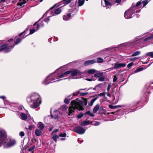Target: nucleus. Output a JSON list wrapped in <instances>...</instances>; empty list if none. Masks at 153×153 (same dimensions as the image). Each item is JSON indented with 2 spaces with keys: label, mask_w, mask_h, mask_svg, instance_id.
I'll return each instance as SVG.
<instances>
[{
  "label": "nucleus",
  "mask_w": 153,
  "mask_h": 153,
  "mask_svg": "<svg viewBox=\"0 0 153 153\" xmlns=\"http://www.w3.org/2000/svg\"><path fill=\"white\" fill-rule=\"evenodd\" d=\"M84 101L78 100L76 101L75 100L72 101L71 102V106L69 108V116L71 115V114L74 113L75 109H78L79 110H83L84 109L83 105H86L87 104V99L83 98Z\"/></svg>",
  "instance_id": "1"
},
{
  "label": "nucleus",
  "mask_w": 153,
  "mask_h": 153,
  "mask_svg": "<svg viewBox=\"0 0 153 153\" xmlns=\"http://www.w3.org/2000/svg\"><path fill=\"white\" fill-rule=\"evenodd\" d=\"M27 100L31 107L33 108L39 106L41 102L40 95L36 93H33L28 97Z\"/></svg>",
  "instance_id": "2"
},
{
  "label": "nucleus",
  "mask_w": 153,
  "mask_h": 153,
  "mask_svg": "<svg viewBox=\"0 0 153 153\" xmlns=\"http://www.w3.org/2000/svg\"><path fill=\"white\" fill-rule=\"evenodd\" d=\"M142 36H139L135 37L132 41L126 44V43H123L120 44L119 45V47L127 45H128L131 47L136 46L137 44L140 42V40L143 39V37H141Z\"/></svg>",
  "instance_id": "3"
},
{
  "label": "nucleus",
  "mask_w": 153,
  "mask_h": 153,
  "mask_svg": "<svg viewBox=\"0 0 153 153\" xmlns=\"http://www.w3.org/2000/svg\"><path fill=\"white\" fill-rule=\"evenodd\" d=\"M135 11L134 7L131 8L126 11L124 14V16L126 19H128L131 18L132 15L134 13Z\"/></svg>",
  "instance_id": "4"
},
{
  "label": "nucleus",
  "mask_w": 153,
  "mask_h": 153,
  "mask_svg": "<svg viewBox=\"0 0 153 153\" xmlns=\"http://www.w3.org/2000/svg\"><path fill=\"white\" fill-rule=\"evenodd\" d=\"M70 72L69 74H71L72 76H75L77 75L78 76L76 78L73 77L72 79H77L78 78H81L82 77L83 75H82L83 73H81L77 69H74L71 71H68Z\"/></svg>",
  "instance_id": "5"
},
{
  "label": "nucleus",
  "mask_w": 153,
  "mask_h": 153,
  "mask_svg": "<svg viewBox=\"0 0 153 153\" xmlns=\"http://www.w3.org/2000/svg\"><path fill=\"white\" fill-rule=\"evenodd\" d=\"M9 45V44H6L1 45L0 46V51L4 50V51L5 52H8L10 51L11 48H13L14 46L13 45V46L10 47Z\"/></svg>",
  "instance_id": "6"
},
{
  "label": "nucleus",
  "mask_w": 153,
  "mask_h": 153,
  "mask_svg": "<svg viewBox=\"0 0 153 153\" xmlns=\"http://www.w3.org/2000/svg\"><path fill=\"white\" fill-rule=\"evenodd\" d=\"M74 131L78 134H82L85 133V130L82 127L78 126L74 128Z\"/></svg>",
  "instance_id": "7"
},
{
  "label": "nucleus",
  "mask_w": 153,
  "mask_h": 153,
  "mask_svg": "<svg viewBox=\"0 0 153 153\" xmlns=\"http://www.w3.org/2000/svg\"><path fill=\"white\" fill-rule=\"evenodd\" d=\"M126 65V64L125 63H120L118 62H117L114 64V67L110 68L107 70H108V71H109L114 69H117L121 67H125Z\"/></svg>",
  "instance_id": "8"
},
{
  "label": "nucleus",
  "mask_w": 153,
  "mask_h": 153,
  "mask_svg": "<svg viewBox=\"0 0 153 153\" xmlns=\"http://www.w3.org/2000/svg\"><path fill=\"white\" fill-rule=\"evenodd\" d=\"M6 138L5 134L3 132H0V146L3 144V143H5L6 142L4 141Z\"/></svg>",
  "instance_id": "9"
},
{
  "label": "nucleus",
  "mask_w": 153,
  "mask_h": 153,
  "mask_svg": "<svg viewBox=\"0 0 153 153\" xmlns=\"http://www.w3.org/2000/svg\"><path fill=\"white\" fill-rule=\"evenodd\" d=\"M47 12H46L43 16V17L44 19V21H42L41 23H40L38 27L39 29V27H42L45 24L44 22H45L47 24V22L48 21V16H47Z\"/></svg>",
  "instance_id": "10"
},
{
  "label": "nucleus",
  "mask_w": 153,
  "mask_h": 153,
  "mask_svg": "<svg viewBox=\"0 0 153 153\" xmlns=\"http://www.w3.org/2000/svg\"><path fill=\"white\" fill-rule=\"evenodd\" d=\"M96 62V61L95 59L88 60L85 61L84 62V65L85 66H87L88 65L94 64Z\"/></svg>",
  "instance_id": "11"
},
{
  "label": "nucleus",
  "mask_w": 153,
  "mask_h": 153,
  "mask_svg": "<svg viewBox=\"0 0 153 153\" xmlns=\"http://www.w3.org/2000/svg\"><path fill=\"white\" fill-rule=\"evenodd\" d=\"M27 1L28 0L26 1L25 0H19L16 5L18 6H20V8H21L23 7L24 5L26 3Z\"/></svg>",
  "instance_id": "12"
},
{
  "label": "nucleus",
  "mask_w": 153,
  "mask_h": 153,
  "mask_svg": "<svg viewBox=\"0 0 153 153\" xmlns=\"http://www.w3.org/2000/svg\"><path fill=\"white\" fill-rule=\"evenodd\" d=\"M61 12V9L60 8H58L56 9L54 11V13H51L52 15L51 14L49 16H54L56 15H58L60 14Z\"/></svg>",
  "instance_id": "13"
},
{
  "label": "nucleus",
  "mask_w": 153,
  "mask_h": 153,
  "mask_svg": "<svg viewBox=\"0 0 153 153\" xmlns=\"http://www.w3.org/2000/svg\"><path fill=\"white\" fill-rule=\"evenodd\" d=\"M104 4L103 5L104 7H106V8H109L111 7V4L106 0H104Z\"/></svg>",
  "instance_id": "14"
},
{
  "label": "nucleus",
  "mask_w": 153,
  "mask_h": 153,
  "mask_svg": "<svg viewBox=\"0 0 153 153\" xmlns=\"http://www.w3.org/2000/svg\"><path fill=\"white\" fill-rule=\"evenodd\" d=\"M72 14L71 13H68L67 15H64L63 16V19L65 20H68L71 18Z\"/></svg>",
  "instance_id": "15"
},
{
  "label": "nucleus",
  "mask_w": 153,
  "mask_h": 153,
  "mask_svg": "<svg viewBox=\"0 0 153 153\" xmlns=\"http://www.w3.org/2000/svg\"><path fill=\"white\" fill-rule=\"evenodd\" d=\"M70 72L69 71H67L65 73H63L61 75L59 76L58 79L61 78L63 77H65L67 76L66 75L69 74Z\"/></svg>",
  "instance_id": "16"
},
{
  "label": "nucleus",
  "mask_w": 153,
  "mask_h": 153,
  "mask_svg": "<svg viewBox=\"0 0 153 153\" xmlns=\"http://www.w3.org/2000/svg\"><path fill=\"white\" fill-rule=\"evenodd\" d=\"M27 116L24 113H21L20 118L22 120H25L27 118Z\"/></svg>",
  "instance_id": "17"
},
{
  "label": "nucleus",
  "mask_w": 153,
  "mask_h": 153,
  "mask_svg": "<svg viewBox=\"0 0 153 153\" xmlns=\"http://www.w3.org/2000/svg\"><path fill=\"white\" fill-rule=\"evenodd\" d=\"M16 143V141L14 140H11L7 143V145L8 147H11L14 145Z\"/></svg>",
  "instance_id": "18"
},
{
  "label": "nucleus",
  "mask_w": 153,
  "mask_h": 153,
  "mask_svg": "<svg viewBox=\"0 0 153 153\" xmlns=\"http://www.w3.org/2000/svg\"><path fill=\"white\" fill-rule=\"evenodd\" d=\"M90 121L89 120H85L81 123L80 125L83 126H85L90 124Z\"/></svg>",
  "instance_id": "19"
},
{
  "label": "nucleus",
  "mask_w": 153,
  "mask_h": 153,
  "mask_svg": "<svg viewBox=\"0 0 153 153\" xmlns=\"http://www.w3.org/2000/svg\"><path fill=\"white\" fill-rule=\"evenodd\" d=\"M38 127L41 130H42L44 128V125L42 122H39L38 124Z\"/></svg>",
  "instance_id": "20"
},
{
  "label": "nucleus",
  "mask_w": 153,
  "mask_h": 153,
  "mask_svg": "<svg viewBox=\"0 0 153 153\" xmlns=\"http://www.w3.org/2000/svg\"><path fill=\"white\" fill-rule=\"evenodd\" d=\"M100 107L99 105L98 104H97L94 108L93 109V112L94 113H96L99 110Z\"/></svg>",
  "instance_id": "21"
},
{
  "label": "nucleus",
  "mask_w": 153,
  "mask_h": 153,
  "mask_svg": "<svg viewBox=\"0 0 153 153\" xmlns=\"http://www.w3.org/2000/svg\"><path fill=\"white\" fill-rule=\"evenodd\" d=\"M153 39V34L151 36L145 38L143 40L144 42H148V41L150 40Z\"/></svg>",
  "instance_id": "22"
},
{
  "label": "nucleus",
  "mask_w": 153,
  "mask_h": 153,
  "mask_svg": "<svg viewBox=\"0 0 153 153\" xmlns=\"http://www.w3.org/2000/svg\"><path fill=\"white\" fill-rule=\"evenodd\" d=\"M78 4V6H82L85 2L84 0H77Z\"/></svg>",
  "instance_id": "23"
},
{
  "label": "nucleus",
  "mask_w": 153,
  "mask_h": 153,
  "mask_svg": "<svg viewBox=\"0 0 153 153\" xmlns=\"http://www.w3.org/2000/svg\"><path fill=\"white\" fill-rule=\"evenodd\" d=\"M35 133L37 136H39L41 135L42 132L41 131V130H39L38 129H36L35 130Z\"/></svg>",
  "instance_id": "24"
},
{
  "label": "nucleus",
  "mask_w": 153,
  "mask_h": 153,
  "mask_svg": "<svg viewBox=\"0 0 153 153\" xmlns=\"http://www.w3.org/2000/svg\"><path fill=\"white\" fill-rule=\"evenodd\" d=\"M96 72V70L94 69H90L88 71V73L90 74H94Z\"/></svg>",
  "instance_id": "25"
},
{
  "label": "nucleus",
  "mask_w": 153,
  "mask_h": 153,
  "mask_svg": "<svg viewBox=\"0 0 153 153\" xmlns=\"http://www.w3.org/2000/svg\"><path fill=\"white\" fill-rule=\"evenodd\" d=\"M103 75V74L102 73L99 72L97 73L94 74V76L96 77H98L102 76Z\"/></svg>",
  "instance_id": "26"
},
{
  "label": "nucleus",
  "mask_w": 153,
  "mask_h": 153,
  "mask_svg": "<svg viewBox=\"0 0 153 153\" xmlns=\"http://www.w3.org/2000/svg\"><path fill=\"white\" fill-rule=\"evenodd\" d=\"M97 99V97H95L92 99L90 102L89 104V106H92L94 102Z\"/></svg>",
  "instance_id": "27"
},
{
  "label": "nucleus",
  "mask_w": 153,
  "mask_h": 153,
  "mask_svg": "<svg viewBox=\"0 0 153 153\" xmlns=\"http://www.w3.org/2000/svg\"><path fill=\"white\" fill-rule=\"evenodd\" d=\"M39 26V24H37V28L36 30L35 29H33L30 30V34H32L34 33L36 31L38 30L39 29V28H38Z\"/></svg>",
  "instance_id": "28"
},
{
  "label": "nucleus",
  "mask_w": 153,
  "mask_h": 153,
  "mask_svg": "<svg viewBox=\"0 0 153 153\" xmlns=\"http://www.w3.org/2000/svg\"><path fill=\"white\" fill-rule=\"evenodd\" d=\"M140 53V51H137L134 52L131 55V56H137L139 55Z\"/></svg>",
  "instance_id": "29"
},
{
  "label": "nucleus",
  "mask_w": 153,
  "mask_h": 153,
  "mask_svg": "<svg viewBox=\"0 0 153 153\" xmlns=\"http://www.w3.org/2000/svg\"><path fill=\"white\" fill-rule=\"evenodd\" d=\"M67 107L66 105H62L60 109H61L62 111H65L67 109Z\"/></svg>",
  "instance_id": "30"
},
{
  "label": "nucleus",
  "mask_w": 153,
  "mask_h": 153,
  "mask_svg": "<svg viewBox=\"0 0 153 153\" xmlns=\"http://www.w3.org/2000/svg\"><path fill=\"white\" fill-rule=\"evenodd\" d=\"M86 89V88H85V89H79L78 91H76L74 93H73V96H76V95H77L79 94H80V90H85V89Z\"/></svg>",
  "instance_id": "31"
},
{
  "label": "nucleus",
  "mask_w": 153,
  "mask_h": 153,
  "mask_svg": "<svg viewBox=\"0 0 153 153\" xmlns=\"http://www.w3.org/2000/svg\"><path fill=\"white\" fill-rule=\"evenodd\" d=\"M85 114H88L92 117H94L95 116L94 114L92 113H91L90 111H88L85 113Z\"/></svg>",
  "instance_id": "32"
},
{
  "label": "nucleus",
  "mask_w": 153,
  "mask_h": 153,
  "mask_svg": "<svg viewBox=\"0 0 153 153\" xmlns=\"http://www.w3.org/2000/svg\"><path fill=\"white\" fill-rule=\"evenodd\" d=\"M149 1L148 0L143 1L142 3L143 4V7H144L148 3Z\"/></svg>",
  "instance_id": "33"
},
{
  "label": "nucleus",
  "mask_w": 153,
  "mask_h": 153,
  "mask_svg": "<svg viewBox=\"0 0 153 153\" xmlns=\"http://www.w3.org/2000/svg\"><path fill=\"white\" fill-rule=\"evenodd\" d=\"M146 56H150L153 57V52H151L147 53H146Z\"/></svg>",
  "instance_id": "34"
},
{
  "label": "nucleus",
  "mask_w": 153,
  "mask_h": 153,
  "mask_svg": "<svg viewBox=\"0 0 153 153\" xmlns=\"http://www.w3.org/2000/svg\"><path fill=\"white\" fill-rule=\"evenodd\" d=\"M143 68H139L137 69L134 72V73H136L140 71H143Z\"/></svg>",
  "instance_id": "35"
},
{
  "label": "nucleus",
  "mask_w": 153,
  "mask_h": 153,
  "mask_svg": "<svg viewBox=\"0 0 153 153\" xmlns=\"http://www.w3.org/2000/svg\"><path fill=\"white\" fill-rule=\"evenodd\" d=\"M16 40L15 42V45L19 43L21 41L22 39L16 38Z\"/></svg>",
  "instance_id": "36"
},
{
  "label": "nucleus",
  "mask_w": 153,
  "mask_h": 153,
  "mask_svg": "<svg viewBox=\"0 0 153 153\" xmlns=\"http://www.w3.org/2000/svg\"><path fill=\"white\" fill-rule=\"evenodd\" d=\"M97 59V62L98 63H102L103 62V59L101 58H98Z\"/></svg>",
  "instance_id": "37"
},
{
  "label": "nucleus",
  "mask_w": 153,
  "mask_h": 153,
  "mask_svg": "<svg viewBox=\"0 0 153 153\" xmlns=\"http://www.w3.org/2000/svg\"><path fill=\"white\" fill-rule=\"evenodd\" d=\"M70 99H68V98H65L64 100V102L65 104H68L69 103Z\"/></svg>",
  "instance_id": "38"
},
{
  "label": "nucleus",
  "mask_w": 153,
  "mask_h": 153,
  "mask_svg": "<svg viewBox=\"0 0 153 153\" xmlns=\"http://www.w3.org/2000/svg\"><path fill=\"white\" fill-rule=\"evenodd\" d=\"M118 106H117V105L113 106L111 105H109V108L111 109H114V108H118Z\"/></svg>",
  "instance_id": "39"
},
{
  "label": "nucleus",
  "mask_w": 153,
  "mask_h": 153,
  "mask_svg": "<svg viewBox=\"0 0 153 153\" xmlns=\"http://www.w3.org/2000/svg\"><path fill=\"white\" fill-rule=\"evenodd\" d=\"M58 138V136L56 135V134H54L53 136V139L56 141L57 140V139Z\"/></svg>",
  "instance_id": "40"
},
{
  "label": "nucleus",
  "mask_w": 153,
  "mask_h": 153,
  "mask_svg": "<svg viewBox=\"0 0 153 153\" xmlns=\"http://www.w3.org/2000/svg\"><path fill=\"white\" fill-rule=\"evenodd\" d=\"M105 80V78L104 77H100L98 79V80L100 81H103Z\"/></svg>",
  "instance_id": "41"
},
{
  "label": "nucleus",
  "mask_w": 153,
  "mask_h": 153,
  "mask_svg": "<svg viewBox=\"0 0 153 153\" xmlns=\"http://www.w3.org/2000/svg\"><path fill=\"white\" fill-rule=\"evenodd\" d=\"M51 118H53L55 119H57L58 117V116L56 114H55L54 115H51Z\"/></svg>",
  "instance_id": "42"
},
{
  "label": "nucleus",
  "mask_w": 153,
  "mask_h": 153,
  "mask_svg": "<svg viewBox=\"0 0 153 153\" xmlns=\"http://www.w3.org/2000/svg\"><path fill=\"white\" fill-rule=\"evenodd\" d=\"M66 134L65 133H61L59 135V136L62 137H65L66 136Z\"/></svg>",
  "instance_id": "43"
},
{
  "label": "nucleus",
  "mask_w": 153,
  "mask_h": 153,
  "mask_svg": "<svg viewBox=\"0 0 153 153\" xmlns=\"http://www.w3.org/2000/svg\"><path fill=\"white\" fill-rule=\"evenodd\" d=\"M134 64V63L133 62H131L129 64H128L127 65V67L129 69Z\"/></svg>",
  "instance_id": "44"
},
{
  "label": "nucleus",
  "mask_w": 153,
  "mask_h": 153,
  "mask_svg": "<svg viewBox=\"0 0 153 153\" xmlns=\"http://www.w3.org/2000/svg\"><path fill=\"white\" fill-rule=\"evenodd\" d=\"M88 94V92H83V93H80V95L81 96H84L85 95H87V94Z\"/></svg>",
  "instance_id": "45"
},
{
  "label": "nucleus",
  "mask_w": 153,
  "mask_h": 153,
  "mask_svg": "<svg viewBox=\"0 0 153 153\" xmlns=\"http://www.w3.org/2000/svg\"><path fill=\"white\" fill-rule=\"evenodd\" d=\"M111 84L110 83H109L108 84V87L107 88V91H109L110 90V89L111 88Z\"/></svg>",
  "instance_id": "46"
},
{
  "label": "nucleus",
  "mask_w": 153,
  "mask_h": 153,
  "mask_svg": "<svg viewBox=\"0 0 153 153\" xmlns=\"http://www.w3.org/2000/svg\"><path fill=\"white\" fill-rule=\"evenodd\" d=\"M25 134V133L23 131H21L19 133V135L21 137L24 136Z\"/></svg>",
  "instance_id": "47"
},
{
  "label": "nucleus",
  "mask_w": 153,
  "mask_h": 153,
  "mask_svg": "<svg viewBox=\"0 0 153 153\" xmlns=\"http://www.w3.org/2000/svg\"><path fill=\"white\" fill-rule=\"evenodd\" d=\"M118 78L117 77V76L116 75L114 76V77L113 80V82H116L117 80V79Z\"/></svg>",
  "instance_id": "48"
},
{
  "label": "nucleus",
  "mask_w": 153,
  "mask_h": 153,
  "mask_svg": "<svg viewBox=\"0 0 153 153\" xmlns=\"http://www.w3.org/2000/svg\"><path fill=\"white\" fill-rule=\"evenodd\" d=\"M48 79L46 78L45 81H43V83L45 85H46L48 84Z\"/></svg>",
  "instance_id": "49"
},
{
  "label": "nucleus",
  "mask_w": 153,
  "mask_h": 153,
  "mask_svg": "<svg viewBox=\"0 0 153 153\" xmlns=\"http://www.w3.org/2000/svg\"><path fill=\"white\" fill-rule=\"evenodd\" d=\"M141 3L142 2L141 1L137 2L136 4L135 7H138L139 6Z\"/></svg>",
  "instance_id": "50"
},
{
  "label": "nucleus",
  "mask_w": 153,
  "mask_h": 153,
  "mask_svg": "<svg viewBox=\"0 0 153 153\" xmlns=\"http://www.w3.org/2000/svg\"><path fill=\"white\" fill-rule=\"evenodd\" d=\"M83 116V114H80L77 116V117L78 118H80Z\"/></svg>",
  "instance_id": "51"
},
{
  "label": "nucleus",
  "mask_w": 153,
  "mask_h": 153,
  "mask_svg": "<svg viewBox=\"0 0 153 153\" xmlns=\"http://www.w3.org/2000/svg\"><path fill=\"white\" fill-rule=\"evenodd\" d=\"M34 148H35V146H33V147L30 148L28 149V151H31L33 150L34 149Z\"/></svg>",
  "instance_id": "52"
},
{
  "label": "nucleus",
  "mask_w": 153,
  "mask_h": 153,
  "mask_svg": "<svg viewBox=\"0 0 153 153\" xmlns=\"http://www.w3.org/2000/svg\"><path fill=\"white\" fill-rule=\"evenodd\" d=\"M105 93H101L100 94V96H102V97H104L105 96Z\"/></svg>",
  "instance_id": "53"
},
{
  "label": "nucleus",
  "mask_w": 153,
  "mask_h": 153,
  "mask_svg": "<svg viewBox=\"0 0 153 153\" xmlns=\"http://www.w3.org/2000/svg\"><path fill=\"white\" fill-rule=\"evenodd\" d=\"M137 59V58H135V57H134V58H131L129 59L130 60V61H135V60Z\"/></svg>",
  "instance_id": "54"
},
{
  "label": "nucleus",
  "mask_w": 153,
  "mask_h": 153,
  "mask_svg": "<svg viewBox=\"0 0 153 153\" xmlns=\"http://www.w3.org/2000/svg\"><path fill=\"white\" fill-rule=\"evenodd\" d=\"M100 124V123L99 122H96L94 124V125L95 126H97L99 125Z\"/></svg>",
  "instance_id": "55"
},
{
  "label": "nucleus",
  "mask_w": 153,
  "mask_h": 153,
  "mask_svg": "<svg viewBox=\"0 0 153 153\" xmlns=\"http://www.w3.org/2000/svg\"><path fill=\"white\" fill-rule=\"evenodd\" d=\"M0 98H2L3 100H4L6 98V97H5L4 96H0Z\"/></svg>",
  "instance_id": "56"
},
{
  "label": "nucleus",
  "mask_w": 153,
  "mask_h": 153,
  "mask_svg": "<svg viewBox=\"0 0 153 153\" xmlns=\"http://www.w3.org/2000/svg\"><path fill=\"white\" fill-rule=\"evenodd\" d=\"M58 131V129H56L54 130V131H53V132H52V133H56V132H57Z\"/></svg>",
  "instance_id": "57"
},
{
  "label": "nucleus",
  "mask_w": 153,
  "mask_h": 153,
  "mask_svg": "<svg viewBox=\"0 0 153 153\" xmlns=\"http://www.w3.org/2000/svg\"><path fill=\"white\" fill-rule=\"evenodd\" d=\"M86 80H87V81H91L92 80V79L87 78V79H86Z\"/></svg>",
  "instance_id": "58"
},
{
  "label": "nucleus",
  "mask_w": 153,
  "mask_h": 153,
  "mask_svg": "<svg viewBox=\"0 0 153 153\" xmlns=\"http://www.w3.org/2000/svg\"><path fill=\"white\" fill-rule=\"evenodd\" d=\"M56 4H54L53 6L52 7H51L50 9H49V10H51L52 9H53V8L55 6V5H56Z\"/></svg>",
  "instance_id": "59"
},
{
  "label": "nucleus",
  "mask_w": 153,
  "mask_h": 153,
  "mask_svg": "<svg viewBox=\"0 0 153 153\" xmlns=\"http://www.w3.org/2000/svg\"><path fill=\"white\" fill-rule=\"evenodd\" d=\"M107 94V96H108L109 97H111V95L109 93V91H108Z\"/></svg>",
  "instance_id": "60"
},
{
  "label": "nucleus",
  "mask_w": 153,
  "mask_h": 153,
  "mask_svg": "<svg viewBox=\"0 0 153 153\" xmlns=\"http://www.w3.org/2000/svg\"><path fill=\"white\" fill-rule=\"evenodd\" d=\"M121 1V0H116V3H120Z\"/></svg>",
  "instance_id": "61"
},
{
  "label": "nucleus",
  "mask_w": 153,
  "mask_h": 153,
  "mask_svg": "<svg viewBox=\"0 0 153 153\" xmlns=\"http://www.w3.org/2000/svg\"><path fill=\"white\" fill-rule=\"evenodd\" d=\"M32 128V126H30L29 127V129L30 130H31Z\"/></svg>",
  "instance_id": "62"
},
{
  "label": "nucleus",
  "mask_w": 153,
  "mask_h": 153,
  "mask_svg": "<svg viewBox=\"0 0 153 153\" xmlns=\"http://www.w3.org/2000/svg\"><path fill=\"white\" fill-rule=\"evenodd\" d=\"M13 41V39H11L10 40H8V43L9 42H12Z\"/></svg>",
  "instance_id": "63"
},
{
  "label": "nucleus",
  "mask_w": 153,
  "mask_h": 153,
  "mask_svg": "<svg viewBox=\"0 0 153 153\" xmlns=\"http://www.w3.org/2000/svg\"><path fill=\"white\" fill-rule=\"evenodd\" d=\"M23 33H24V32H22V33H20L19 34V36H21L23 34Z\"/></svg>",
  "instance_id": "64"
}]
</instances>
